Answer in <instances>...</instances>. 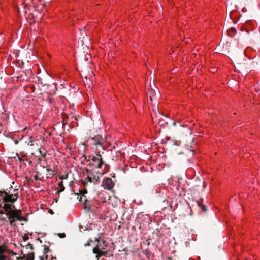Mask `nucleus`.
I'll return each mask as SVG.
<instances>
[{
	"instance_id": "6e6552de",
	"label": "nucleus",
	"mask_w": 260,
	"mask_h": 260,
	"mask_svg": "<svg viewBox=\"0 0 260 260\" xmlns=\"http://www.w3.org/2000/svg\"><path fill=\"white\" fill-rule=\"evenodd\" d=\"M115 185V183L110 178H104L102 182V186L107 190H111Z\"/></svg>"
},
{
	"instance_id": "393cba45",
	"label": "nucleus",
	"mask_w": 260,
	"mask_h": 260,
	"mask_svg": "<svg viewBox=\"0 0 260 260\" xmlns=\"http://www.w3.org/2000/svg\"><path fill=\"white\" fill-rule=\"evenodd\" d=\"M105 241H104V242H103V244H105Z\"/></svg>"
},
{
	"instance_id": "f03ea898",
	"label": "nucleus",
	"mask_w": 260,
	"mask_h": 260,
	"mask_svg": "<svg viewBox=\"0 0 260 260\" xmlns=\"http://www.w3.org/2000/svg\"><path fill=\"white\" fill-rule=\"evenodd\" d=\"M88 141L91 146V148L95 150V153L100 151L99 148L104 149L103 145L106 141V139H104L101 135H95L94 137L89 138Z\"/></svg>"
},
{
	"instance_id": "412c9836",
	"label": "nucleus",
	"mask_w": 260,
	"mask_h": 260,
	"mask_svg": "<svg viewBox=\"0 0 260 260\" xmlns=\"http://www.w3.org/2000/svg\"><path fill=\"white\" fill-rule=\"evenodd\" d=\"M201 208L203 211L205 212L206 211V208L205 206L202 205Z\"/></svg>"
},
{
	"instance_id": "aec40b11",
	"label": "nucleus",
	"mask_w": 260,
	"mask_h": 260,
	"mask_svg": "<svg viewBox=\"0 0 260 260\" xmlns=\"http://www.w3.org/2000/svg\"><path fill=\"white\" fill-rule=\"evenodd\" d=\"M59 236L60 237V238H64L65 236H66V235L64 233H60V234H59Z\"/></svg>"
},
{
	"instance_id": "f8f14e48",
	"label": "nucleus",
	"mask_w": 260,
	"mask_h": 260,
	"mask_svg": "<svg viewBox=\"0 0 260 260\" xmlns=\"http://www.w3.org/2000/svg\"><path fill=\"white\" fill-rule=\"evenodd\" d=\"M147 95L149 96L151 101H152V98L155 95V91L151 89L148 93Z\"/></svg>"
},
{
	"instance_id": "4be33fe9",
	"label": "nucleus",
	"mask_w": 260,
	"mask_h": 260,
	"mask_svg": "<svg viewBox=\"0 0 260 260\" xmlns=\"http://www.w3.org/2000/svg\"><path fill=\"white\" fill-rule=\"evenodd\" d=\"M3 129V126L2 124L0 123V133L2 132Z\"/></svg>"
},
{
	"instance_id": "7ed1b4c3",
	"label": "nucleus",
	"mask_w": 260,
	"mask_h": 260,
	"mask_svg": "<svg viewBox=\"0 0 260 260\" xmlns=\"http://www.w3.org/2000/svg\"><path fill=\"white\" fill-rule=\"evenodd\" d=\"M96 156L92 157L91 160L92 161V168H96V170H105L108 166L106 164L104 163L102 156L100 154V151L96 153Z\"/></svg>"
},
{
	"instance_id": "9d476101",
	"label": "nucleus",
	"mask_w": 260,
	"mask_h": 260,
	"mask_svg": "<svg viewBox=\"0 0 260 260\" xmlns=\"http://www.w3.org/2000/svg\"><path fill=\"white\" fill-rule=\"evenodd\" d=\"M58 190L57 191V193H59L61 192H62L64 190L65 187L63 184V181H61L60 182L58 183Z\"/></svg>"
},
{
	"instance_id": "ddd939ff",
	"label": "nucleus",
	"mask_w": 260,
	"mask_h": 260,
	"mask_svg": "<svg viewBox=\"0 0 260 260\" xmlns=\"http://www.w3.org/2000/svg\"><path fill=\"white\" fill-rule=\"evenodd\" d=\"M87 193V191L86 189L79 190V194L80 195L84 196L85 194H86ZM77 194H78V193H77Z\"/></svg>"
},
{
	"instance_id": "423d86ee",
	"label": "nucleus",
	"mask_w": 260,
	"mask_h": 260,
	"mask_svg": "<svg viewBox=\"0 0 260 260\" xmlns=\"http://www.w3.org/2000/svg\"><path fill=\"white\" fill-rule=\"evenodd\" d=\"M0 193L1 196L3 197V201L5 202H14L18 198V196L16 194H8L5 191H0Z\"/></svg>"
},
{
	"instance_id": "4468645a",
	"label": "nucleus",
	"mask_w": 260,
	"mask_h": 260,
	"mask_svg": "<svg viewBox=\"0 0 260 260\" xmlns=\"http://www.w3.org/2000/svg\"><path fill=\"white\" fill-rule=\"evenodd\" d=\"M68 177V174L61 175L59 176V178L61 181H62L64 179H67Z\"/></svg>"
},
{
	"instance_id": "5701e85b",
	"label": "nucleus",
	"mask_w": 260,
	"mask_h": 260,
	"mask_svg": "<svg viewBox=\"0 0 260 260\" xmlns=\"http://www.w3.org/2000/svg\"><path fill=\"white\" fill-rule=\"evenodd\" d=\"M88 202L87 200H85V204L87 206H90V204H88Z\"/></svg>"
},
{
	"instance_id": "f3484780",
	"label": "nucleus",
	"mask_w": 260,
	"mask_h": 260,
	"mask_svg": "<svg viewBox=\"0 0 260 260\" xmlns=\"http://www.w3.org/2000/svg\"><path fill=\"white\" fill-rule=\"evenodd\" d=\"M0 260H11L9 258H7L3 254H0Z\"/></svg>"
},
{
	"instance_id": "20e7f679",
	"label": "nucleus",
	"mask_w": 260,
	"mask_h": 260,
	"mask_svg": "<svg viewBox=\"0 0 260 260\" xmlns=\"http://www.w3.org/2000/svg\"><path fill=\"white\" fill-rule=\"evenodd\" d=\"M32 244L29 243L26 245L25 247L22 250L21 254L23 255L22 259L23 260H34V253Z\"/></svg>"
},
{
	"instance_id": "a211bd4d",
	"label": "nucleus",
	"mask_w": 260,
	"mask_h": 260,
	"mask_svg": "<svg viewBox=\"0 0 260 260\" xmlns=\"http://www.w3.org/2000/svg\"><path fill=\"white\" fill-rule=\"evenodd\" d=\"M16 219H9L10 220V224L11 225H13V223L15 221V220Z\"/></svg>"
},
{
	"instance_id": "0eeeda50",
	"label": "nucleus",
	"mask_w": 260,
	"mask_h": 260,
	"mask_svg": "<svg viewBox=\"0 0 260 260\" xmlns=\"http://www.w3.org/2000/svg\"><path fill=\"white\" fill-rule=\"evenodd\" d=\"M21 212L19 210H10L9 212L6 213V215L8 216L9 219H16L20 220V215Z\"/></svg>"
},
{
	"instance_id": "b1692460",
	"label": "nucleus",
	"mask_w": 260,
	"mask_h": 260,
	"mask_svg": "<svg viewBox=\"0 0 260 260\" xmlns=\"http://www.w3.org/2000/svg\"><path fill=\"white\" fill-rule=\"evenodd\" d=\"M96 202L98 204H100V203L99 201H96Z\"/></svg>"
},
{
	"instance_id": "dca6fc26",
	"label": "nucleus",
	"mask_w": 260,
	"mask_h": 260,
	"mask_svg": "<svg viewBox=\"0 0 260 260\" xmlns=\"http://www.w3.org/2000/svg\"><path fill=\"white\" fill-rule=\"evenodd\" d=\"M47 170L48 172H51V174H49L51 176H53L55 173V171L54 170H53L51 169L48 168L47 169Z\"/></svg>"
},
{
	"instance_id": "9b49d317",
	"label": "nucleus",
	"mask_w": 260,
	"mask_h": 260,
	"mask_svg": "<svg viewBox=\"0 0 260 260\" xmlns=\"http://www.w3.org/2000/svg\"><path fill=\"white\" fill-rule=\"evenodd\" d=\"M3 208L6 212H9L10 210H13L12 209V205L7 203L4 204Z\"/></svg>"
},
{
	"instance_id": "f257e3e1",
	"label": "nucleus",
	"mask_w": 260,
	"mask_h": 260,
	"mask_svg": "<svg viewBox=\"0 0 260 260\" xmlns=\"http://www.w3.org/2000/svg\"><path fill=\"white\" fill-rule=\"evenodd\" d=\"M107 172L105 170H96V168H92L91 170L86 169L84 174L86 176L85 180L82 182L84 186L86 185V182H93L96 183L99 182L100 177L103 175Z\"/></svg>"
},
{
	"instance_id": "1a4fd4ad",
	"label": "nucleus",
	"mask_w": 260,
	"mask_h": 260,
	"mask_svg": "<svg viewBox=\"0 0 260 260\" xmlns=\"http://www.w3.org/2000/svg\"><path fill=\"white\" fill-rule=\"evenodd\" d=\"M49 250V249L48 247H45L44 248V252L43 254L39 257L40 260H53V258L51 259H50L48 257V255L47 254Z\"/></svg>"
},
{
	"instance_id": "2eb2a0df",
	"label": "nucleus",
	"mask_w": 260,
	"mask_h": 260,
	"mask_svg": "<svg viewBox=\"0 0 260 260\" xmlns=\"http://www.w3.org/2000/svg\"><path fill=\"white\" fill-rule=\"evenodd\" d=\"M5 250L6 246L5 245H0V254H3Z\"/></svg>"
},
{
	"instance_id": "39448f33",
	"label": "nucleus",
	"mask_w": 260,
	"mask_h": 260,
	"mask_svg": "<svg viewBox=\"0 0 260 260\" xmlns=\"http://www.w3.org/2000/svg\"><path fill=\"white\" fill-rule=\"evenodd\" d=\"M95 240L98 243L100 242L99 239L95 238ZM104 249L105 248L103 247V246H102V245H101L100 243H98L96 246L93 248V252L96 254V257L99 258L102 256L105 255L107 254L106 251H103Z\"/></svg>"
},
{
	"instance_id": "6ab92c4d",
	"label": "nucleus",
	"mask_w": 260,
	"mask_h": 260,
	"mask_svg": "<svg viewBox=\"0 0 260 260\" xmlns=\"http://www.w3.org/2000/svg\"><path fill=\"white\" fill-rule=\"evenodd\" d=\"M91 242H92V241L90 240L89 241H88L86 243H85L84 244L85 246H90Z\"/></svg>"
}]
</instances>
